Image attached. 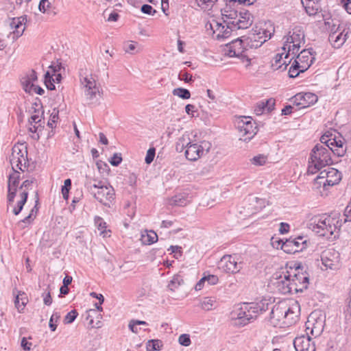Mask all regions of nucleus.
<instances>
[{
  "label": "nucleus",
  "mask_w": 351,
  "mask_h": 351,
  "mask_svg": "<svg viewBox=\"0 0 351 351\" xmlns=\"http://www.w3.org/2000/svg\"><path fill=\"white\" fill-rule=\"evenodd\" d=\"M274 28L270 22L256 24L249 35L244 40L237 38L229 43L226 54L231 58L238 57L245 58L246 61L250 62V59L243 54L247 47L258 48L260 47L267 40L270 39Z\"/></svg>",
  "instance_id": "obj_1"
},
{
  "label": "nucleus",
  "mask_w": 351,
  "mask_h": 351,
  "mask_svg": "<svg viewBox=\"0 0 351 351\" xmlns=\"http://www.w3.org/2000/svg\"><path fill=\"white\" fill-rule=\"evenodd\" d=\"M340 217L339 213L316 216L311 219L310 228L318 236L330 239L337 230H339L343 224V220Z\"/></svg>",
  "instance_id": "obj_2"
},
{
  "label": "nucleus",
  "mask_w": 351,
  "mask_h": 351,
  "mask_svg": "<svg viewBox=\"0 0 351 351\" xmlns=\"http://www.w3.org/2000/svg\"><path fill=\"white\" fill-rule=\"evenodd\" d=\"M333 149L328 148L324 145L317 144L311 150V165L308 166V172L315 173L326 166H330L332 164L331 153Z\"/></svg>",
  "instance_id": "obj_3"
},
{
  "label": "nucleus",
  "mask_w": 351,
  "mask_h": 351,
  "mask_svg": "<svg viewBox=\"0 0 351 351\" xmlns=\"http://www.w3.org/2000/svg\"><path fill=\"white\" fill-rule=\"evenodd\" d=\"M268 308V303L261 301L259 302L243 303L235 312L237 319L241 321V324L246 325L257 316L266 311Z\"/></svg>",
  "instance_id": "obj_4"
},
{
  "label": "nucleus",
  "mask_w": 351,
  "mask_h": 351,
  "mask_svg": "<svg viewBox=\"0 0 351 351\" xmlns=\"http://www.w3.org/2000/svg\"><path fill=\"white\" fill-rule=\"evenodd\" d=\"M26 21V16L13 18L10 21L9 25L13 31L9 34L0 32V50L3 49L6 47L5 37L11 40L12 42H14L23 35L25 29L24 25Z\"/></svg>",
  "instance_id": "obj_5"
},
{
  "label": "nucleus",
  "mask_w": 351,
  "mask_h": 351,
  "mask_svg": "<svg viewBox=\"0 0 351 351\" xmlns=\"http://www.w3.org/2000/svg\"><path fill=\"white\" fill-rule=\"evenodd\" d=\"M10 162L12 169L17 168L24 171L27 167V148L24 143L16 144L12 149V154L10 156Z\"/></svg>",
  "instance_id": "obj_6"
},
{
  "label": "nucleus",
  "mask_w": 351,
  "mask_h": 351,
  "mask_svg": "<svg viewBox=\"0 0 351 351\" xmlns=\"http://www.w3.org/2000/svg\"><path fill=\"white\" fill-rule=\"evenodd\" d=\"M290 272L292 274L291 281L295 293H302L308 288L309 275L306 271L303 272V267L300 265L295 267L294 270Z\"/></svg>",
  "instance_id": "obj_7"
},
{
  "label": "nucleus",
  "mask_w": 351,
  "mask_h": 351,
  "mask_svg": "<svg viewBox=\"0 0 351 351\" xmlns=\"http://www.w3.org/2000/svg\"><path fill=\"white\" fill-rule=\"evenodd\" d=\"M342 178L341 173L337 169L328 166L326 169L320 171L315 178V181L319 184L326 186H334L339 183Z\"/></svg>",
  "instance_id": "obj_8"
},
{
  "label": "nucleus",
  "mask_w": 351,
  "mask_h": 351,
  "mask_svg": "<svg viewBox=\"0 0 351 351\" xmlns=\"http://www.w3.org/2000/svg\"><path fill=\"white\" fill-rule=\"evenodd\" d=\"M243 262L241 256L237 254L225 255L219 263V267L223 271L230 274H237L243 268Z\"/></svg>",
  "instance_id": "obj_9"
},
{
  "label": "nucleus",
  "mask_w": 351,
  "mask_h": 351,
  "mask_svg": "<svg viewBox=\"0 0 351 351\" xmlns=\"http://www.w3.org/2000/svg\"><path fill=\"white\" fill-rule=\"evenodd\" d=\"M80 82L84 88V94L87 100L93 103L96 95L99 94L100 86L92 74H86L84 76L80 74Z\"/></svg>",
  "instance_id": "obj_10"
},
{
  "label": "nucleus",
  "mask_w": 351,
  "mask_h": 351,
  "mask_svg": "<svg viewBox=\"0 0 351 351\" xmlns=\"http://www.w3.org/2000/svg\"><path fill=\"white\" fill-rule=\"evenodd\" d=\"M292 274L289 271H280L273 275V278L276 280L274 285L277 289L282 294L294 293V289L292 287L291 277Z\"/></svg>",
  "instance_id": "obj_11"
},
{
  "label": "nucleus",
  "mask_w": 351,
  "mask_h": 351,
  "mask_svg": "<svg viewBox=\"0 0 351 351\" xmlns=\"http://www.w3.org/2000/svg\"><path fill=\"white\" fill-rule=\"evenodd\" d=\"M328 137L329 136L327 134L323 135L320 138L321 143L319 145H324L328 148L333 149L332 153L338 157L343 156L346 151L351 147V145L345 144L341 137L337 138L335 136L333 138H328Z\"/></svg>",
  "instance_id": "obj_12"
},
{
  "label": "nucleus",
  "mask_w": 351,
  "mask_h": 351,
  "mask_svg": "<svg viewBox=\"0 0 351 351\" xmlns=\"http://www.w3.org/2000/svg\"><path fill=\"white\" fill-rule=\"evenodd\" d=\"M309 241L300 236L295 239H287L281 245L280 248L287 254H295L307 248Z\"/></svg>",
  "instance_id": "obj_13"
},
{
  "label": "nucleus",
  "mask_w": 351,
  "mask_h": 351,
  "mask_svg": "<svg viewBox=\"0 0 351 351\" xmlns=\"http://www.w3.org/2000/svg\"><path fill=\"white\" fill-rule=\"evenodd\" d=\"M251 117H243L238 122V130L240 133L241 141H247L251 140L257 132V127L251 121Z\"/></svg>",
  "instance_id": "obj_14"
},
{
  "label": "nucleus",
  "mask_w": 351,
  "mask_h": 351,
  "mask_svg": "<svg viewBox=\"0 0 351 351\" xmlns=\"http://www.w3.org/2000/svg\"><path fill=\"white\" fill-rule=\"evenodd\" d=\"M321 260L326 269L338 270L341 267L340 254L334 249L324 251L321 255Z\"/></svg>",
  "instance_id": "obj_15"
},
{
  "label": "nucleus",
  "mask_w": 351,
  "mask_h": 351,
  "mask_svg": "<svg viewBox=\"0 0 351 351\" xmlns=\"http://www.w3.org/2000/svg\"><path fill=\"white\" fill-rule=\"evenodd\" d=\"M324 320L317 316V313L313 312L310 314L306 322V333L308 332L309 335L317 337L322 332L324 329Z\"/></svg>",
  "instance_id": "obj_16"
},
{
  "label": "nucleus",
  "mask_w": 351,
  "mask_h": 351,
  "mask_svg": "<svg viewBox=\"0 0 351 351\" xmlns=\"http://www.w3.org/2000/svg\"><path fill=\"white\" fill-rule=\"evenodd\" d=\"M90 193L95 199L108 207H110L115 196L114 189L109 184L106 187H101V189Z\"/></svg>",
  "instance_id": "obj_17"
},
{
  "label": "nucleus",
  "mask_w": 351,
  "mask_h": 351,
  "mask_svg": "<svg viewBox=\"0 0 351 351\" xmlns=\"http://www.w3.org/2000/svg\"><path fill=\"white\" fill-rule=\"evenodd\" d=\"M230 24L237 29H245L253 23V16L248 10L240 11L236 19H232Z\"/></svg>",
  "instance_id": "obj_18"
},
{
  "label": "nucleus",
  "mask_w": 351,
  "mask_h": 351,
  "mask_svg": "<svg viewBox=\"0 0 351 351\" xmlns=\"http://www.w3.org/2000/svg\"><path fill=\"white\" fill-rule=\"evenodd\" d=\"M293 345L296 351H315V343L312 341L308 332L306 335L295 337Z\"/></svg>",
  "instance_id": "obj_19"
},
{
  "label": "nucleus",
  "mask_w": 351,
  "mask_h": 351,
  "mask_svg": "<svg viewBox=\"0 0 351 351\" xmlns=\"http://www.w3.org/2000/svg\"><path fill=\"white\" fill-rule=\"evenodd\" d=\"M287 304L285 303H278L275 304L271 311L269 321L271 324L276 326L280 322L285 320Z\"/></svg>",
  "instance_id": "obj_20"
},
{
  "label": "nucleus",
  "mask_w": 351,
  "mask_h": 351,
  "mask_svg": "<svg viewBox=\"0 0 351 351\" xmlns=\"http://www.w3.org/2000/svg\"><path fill=\"white\" fill-rule=\"evenodd\" d=\"M20 180V173L16 170H14V172L9 176L8 178V206H11L13 202L16 193L17 191V187ZM9 207H8V208Z\"/></svg>",
  "instance_id": "obj_21"
},
{
  "label": "nucleus",
  "mask_w": 351,
  "mask_h": 351,
  "mask_svg": "<svg viewBox=\"0 0 351 351\" xmlns=\"http://www.w3.org/2000/svg\"><path fill=\"white\" fill-rule=\"evenodd\" d=\"M304 40V33L302 27L300 26L295 27L292 31L289 32L288 36L286 37V40L282 47V49L286 51L287 46L288 44L296 43L295 46L300 45Z\"/></svg>",
  "instance_id": "obj_22"
},
{
  "label": "nucleus",
  "mask_w": 351,
  "mask_h": 351,
  "mask_svg": "<svg viewBox=\"0 0 351 351\" xmlns=\"http://www.w3.org/2000/svg\"><path fill=\"white\" fill-rule=\"evenodd\" d=\"M300 308L298 302H294L291 306L287 305L285 320L283 324L291 325L296 322L300 315Z\"/></svg>",
  "instance_id": "obj_23"
},
{
  "label": "nucleus",
  "mask_w": 351,
  "mask_h": 351,
  "mask_svg": "<svg viewBox=\"0 0 351 351\" xmlns=\"http://www.w3.org/2000/svg\"><path fill=\"white\" fill-rule=\"evenodd\" d=\"M223 1L225 2V6L221 10L223 21L228 22V21L236 19L238 16V12L234 9L236 4L230 0Z\"/></svg>",
  "instance_id": "obj_24"
},
{
  "label": "nucleus",
  "mask_w": 351,
  "mask_h": 351,
  "mask_svg": "<svg viewBox=\"0 0 351 351\" xmlns=\"http://www.w3.org/2000/svg\"><path fill=\"white\" fill-rule=\"evenodd\" d=\"M298 106H301V108H306L311 105L314 104L317 101V96L311 93H299L295 96V102Z\"/></svg>",
  "instance_id": "obj_25"
},
{
  "label": "nucleus",
  "mask_w": 351,
  "mask_h": 351,
  "mask_svg": "<svg viewBox=\"0 0 351 351\" xmlns=\"http://www.w3.org/2000/svg\"><path fill=\"white\" fill-rule=\"evenodd\" d=\"M344 30L337 34L336 31L330 33L328 40L335 48L341 47L347 39L348 32L344 34Z\"/></svg>",
  "instance_id": "obj_26"
},
{
  "label": "nucleus",
  "mask_w": 351,
  "mask_h": 351,
  "mask_svg": "<svg viewBox=\"0 0 351 351\" xmlns=\"http://www.w3.org/2000/svg\"><path fill=\"white\" fill-rule=\"evenodd\" d=\"M202 156L200 147L197 143H191L185 150V156L189 160L195 161Z\"/></svg>",
  "instance_id": "obj_27"
},
{
  "label": "nucleus",
  "mask_w": 351,
  "mask_h": 351,
  "mask_svg": "<svg viewBox=\"0 0 351 351\" xmlns=\"http://www.w3.org/2000/svg\"><path fill=\"white\" fill-rule=\"evenodd\" d=\"M314 51L312 48L302 50L299 54L296 56V58L302 64H305L304 66L307 69L313 64L314 57H312Z\"/></svg>",
  "instance_id": "obj_28"
},
{
  "label": "nucleus",
  "mask_w": 351,
  "mask_h": 351,
  "mask_svg": "<svg viewBox=\"0 0 351 351\" xmlns=\"http://www.w3.org/2000/svg\"><path fill=\"white\" fill-rule=\"evenodd\" d=\"M226 25H222L221 23H219L216 22L217 30L219 31V34L217 35V38H228L230 32L232 31L237 30L236 28H233V25L229 23H231V21H228V22H223Z\"/></svg>",
  "instance_id": "obj_29"
},
{
  "label": "nucleus",
  "mask_w": 351,
  "mask_h": 351,
  "mask_svg": "<svg viewBox=\"0 0 351 351\" xmlns=\"http://www.w3.org/2000/svg\"><path fill=\"white\" fill-rule=\"evenodd\" d=\"M184 283L183 276L181 274V272H179L173 276L168 285V289L171 291L174 292L180 286L184 285Z\"/></svg>",
  "instance_id": "obj_30"
},
{
  "label": "nucleus",
  "mask_w": 351,
  "mask_h": 351,
  "mask_svg": "<svg viewBox=\"0 0 351 351\" xmlns=\"http://www.w3.org/2000/svg\"><path fill=\"white\" fill-rule=\"evenodd\" d=\"M191 143L189 134H183L176 143V151L178 152H182L184 149H187V147L189 146Z\"/></svg>",
  "instance_id": "obj_31"
},
{
  "label": "nucleus",
  "mask_w": 351,
  "mask_h": 351,
  "mask_svg": "<svg viewBox=\"0 0 351 351\" xmlns=\"http://www.w3.org/2000/svg\"><path fill=\"white\" fill-rule=\"evenodd\" d=\"M302 3L305 8L306 12L309 16H313L317 13L319 8L317 2H315L314 1H308L304 3V1L302 0Z\"/></svg>",
  "instance_id": "obj_32"
},
{
  "label": "nucleus",
  "mask_w": 351,
  "mask_h": 351,
  "mask_svg": "<svg viewBox=\"0 0 351 351\" xmlns=\"http://www.w3.org/2000/svg\"><path fill=\"white\" fill-rule=\"evenodd\" d=\"M123 50L126 53L135 54L142 51V47L137 43L133 41H128L123 45Z\"/></svg>",
  "instance_id": "obj_33"
},
{
  "label": "nucleus",
  "mask_w": 351,
  "mask_h": 351,
  "mask_svg": "<svg viewBox=\"0 0 351 351\" xmlns=\"http://www.w3.org/2000/svg\"><path fill=\"white\" fill-rule=\"evenodd\" d=\"M189 202L187 196L185 194H178L173 196L171 201L170 204L173 206H184Z\"/></svg>",
  "instance_id": "obj_34"
},
{
  "label": "nucleus",
  "mask_w": 351,
  "mask_h": 351,
  "mask_svg": "<svg viewBox=\"0 0 351 351\" xmlns=\"http://www.w3.org/2000/svg\"><path fill=\"white\" fill-rule=\"evenodd\" d=\"M108 184L105 182L101 180H94V183H91L90 181H87L85 184V186L89 193H93L97 190L101 189V187H106Z\"/></svg>",
  "instance_id": "obj_35"
},
{
  "label": "nucleus",
  "mask_w": 351,
  "mask_h": 351,
  "mask_svg": "<svg viewBox=\"0 0 351 351\" xmlns=\"http://www.w3.org/2000/svg\"><path fill=\"white\" fill-rule=\"evenodd\" d=\"M216 303V300L213 297H205L199 302V306L205 311H210Z\"/></svg>",
  "instance_id": "obj_36"
},
{
  "label": "nucleus",
  "mask_w": 351,
  "mask_h": 351,
  "mask_svg": "<svg viewBox=\"0 0 351 351\" xmlns=\"http://www.w3.org/2000/svg\"><path fill=\"white\" fill-rule=\"evenodd\" d=\"M173 95L178 96L183 99H188L191 97V93L188 89L183 88H176L173 90Z\"/></svg>",
  "instance_id": "obj_37"
},
{
  "label": "nucleus",
  "mask_w": 351,
  "mask_h": 351,
  "mask_svg": "<svg viewBox=\"0 0 351 351\" xmlns=\"http://www.w3.org/2000/svg\"><path fill=\"white\" fill-rule=\"evenodd\" d=\"M143 242L150 245L154 243L158 240V235L154 231H149L147 233V235L142 234Z\"/></svg>",
  "instance_id": "obj_38"
},
{
  "label": "nucleus",
  "mask_w": 351,
  "mask_h": 351,
  "mask_svg": "<svg viewBox=\"0 0 351 351\" xmlns=\"http://www.w3.org/2000/svg\"><path fill=\"white\" fill-rule=\"evenodd\" d=\"M267 160V156L264 154H258L250 159L251 163L256 166L264 165L266 163Z\"/></svg>",
  "instance_id": "obj_39"
},
{
  "label": "nucleus",
  "mask_w": 351,
  "mask_h": 351,
  "mask_svg": "<svg viewBox=\"0 0 351 351\" xmlns=\"http://www.w3.org/2000/svg\"><path fill=\"white\" fill-rule=\"evenodd\" d=\"M291 44L292 45L288 44L287 46V52L285 56V59H288L291 53L293 55L292 58H294L300 48V45L295 46V43Z\"/></svg>",
  "instance_id": "obj_40"
},
{
  "label": "nucleus",
  "mask_w": 351,
  "mask_h": 351,
  "mask_svg": "<svg viewBox=\"0 0 351 351\" xmlns=\"http://www.w3.org/2000/svg\"><path fill=\"white\" fill-rule=\"evenodd\" d=\"M21 84L24 90L26 93H32L33 87H34V84L28 79V77L25 75L22 77L21 80Z\"/></svg>",
  "instance_id": "obj_41"
},
{
  "label": "nucleus",
  "mask_w": 351,
  "mask_h": 351,
  "mask_svg": "<svg viewBox=\"0 0 351 351\" xmlns=\"http://www.w3.org/2000/svg\"><path fill=\"white\" fill-rule=\"evenodd\" d=\"M60 313L58 312H55L53 313V315L51 316L49 322V326L51 331H55L57 328V322L60 319Z\"/></svg>",
  "instance_id": "obj_42"
},
{
  "label": "nucleus",
  "mask_w": 351,
  "mask_h": 351,
  "mask_svg": "<svg viewBox=\"0 0 351 351\" xmlns=\"http://www.w3.org/2000/svg\"><path fill=\"white\" fill-rule=\"evenodd\" d=\"M282 55L283 53H277L274 56V60L271 62V67L274 70H280V69L282 67V65H281L283 61Z\"/></svg>",
  "instance_id": "obj_43"
},
{
  "label": "nucleus",
  "mask_w": 351,
  "mask_h": 351,
  "mask_svg": "<svg viewBox=\"0 0 351 351\" xmlns=\"http://www.w3.org/2000/svg\"><path fill=\"white\" fill-rule=\"evenodd\" d=\"M71 187V180L68 178L64 180V186L62 187V197L64 199H69V193Z\"/></svg>",
  "instance_id": "obj_44"
},
{
  "label": "nucleus",
  "mask_w": 351,
  "mask_h": 351,
  "mask_svg": "<svg viewBox=\"0 0 351 351\" xmlns=\"http://www.w3.org/2000/svg\"><path fill=\"white\" fill-rule=\"evenodd\" d=\"M97 315V310H95V309H89L88 311H87V316H86V319L90 320L89 324L91 325L93 327V317ZM94 327L100 328L101 327V322L99 320H98L97 322L96 323V324L94 326Z\"/></svg>",
  "instance_id": "obj_45"
},
{
  "label": "nucleus",
  "mask_w": 351,
  "mask_h": 351,
  "mask_svg": "<svg viewBox=\"0 0 351 351\" xmlns=\"http://www.w3.org/2000/svg\"><path fill=\"white\" fill-rule=\"evenodd\" d=\"M161 342L158 339L148 341L147 343V351H155L160 349Z\"/></svg>",
  "instance_id": "obj_46"
},
{
  "label": "nucleus",
  "mask_w": 351,
  "mask_h": 351,
  "mask_svg": "<svg viewBox=\"0 0 351 351\" xmlns=\"http://www.w3.org/2000/svg\"><path fill=\"white\" fill-rule=\"evenodd\" d=\"M216 0H199L197 2L198 6L204 10H210L215 3Z\"/></svg>",
  "instance_id": "obj_47"
},
{
  "label": "nucleus",
  "mask_w": 351,
  "mask_h": 351,
  "mask_svg": "<svg viewBox=\"0 0 351 351\" xmlns=\"http://www.w3.org/2000/svg\"><path fill=\"white\" fill-rule=\"evenodd\" d=\"M59 110L54 108L50 114L49 120L47 125L53 128V125L56 123L58 119Z\"/></svg>",
  "instance_id": "obj_48"
},
{
  "label": "nucleus",
  "mask_w": 351,
  "mask_h": 351,
  "mask_svg": "<svg viewBox=\"0 0 351 351\" xmlns=\"http://www.w3.org/2000/svg\"><path fill=\"white\" fill-rule=\"evenodd\" d=\"M77 315L78 313L76 310H72L68 313L64 319V324H71L73 322H74Z\"/></svg>",
  "instance_id": "obj_49"
},
{
  "label": "nucleus",
  "mask_w": 351,
  "mask_h": 351,
  "mask_svg": "<svg viewBox=\"0 0 351 351\" xmlns=\"http://www.w3.org/2000/svg\"><path fill=\"white\" fill-rule=\"evenodd\" d=\"M178 342L183 346H189L191 343L190 336L188 334H182L179 337Z\"/></svg>",
  "instance_id": "obj_50"
},
{
  "label": "nucleus",
  "mask_w": 351,
  "mask_h": 351,
  "mask_svg": "<svg viewBox=\"0 0 351 351\" xmlns=\"http://www.w3.org/2000/svg\"><path fill=\"white\" fill-rule=\"evenodd\" d=\"M306 69H307V67H306V66H303V65H302V69L300 70L294 69V67H290L289 70V76L291 78H294V77H297L300 73L304 72Z\"/></svg>",
  "instance_id": "obj_51"
},
{
  "label": "nucleus",
  "mask_w": 351,
  "mask_h": 351,
  "mask_svg": "<svg viewBox=\"0 0 351 351\" xmlns=\"http://www.w3.org/2000/svg\"><path fill=\"white\" fill-rule=\"evenodd\" d=\"M156 154V149L154 147L149 148L147 152L145 158V161L147 164H151L154 160V156Z\"/></svg>",
  "instance_id": "obj_52"
},
{
  "label": "nucleus",
  "mask_w": 351,
  "mask_h": 351,
  "mask_svg": "<svg viewBox=\"0 0 351 351\" xmlns=\"http://www.w3.org/2000/svg\"><path fill=\"white\" fill-rule=\"evenodd\" d=\"M199 146L200 147L202 154L204 155L209 152L212 145L210 142L204 141L201 142Z\"/></svg>",
  "instance_id": "obj_53"
},
{
  "label": "nucleus",
  "mask_w": 351,
  "mask_h": 351,
  "mask_svg": "<svg viewBox=\"0 0 351 351\" xmlns=\"http://www.w3.org/2000/svg\"><path fill=\"white\" fill-rule=\"evenodd\" d=\"M51 3L49 0H41L38 5V10L43 12L45 13L47 10L51 8Z\"/></svg>",
  "instance_id": "obj_54"
},
{
  "label": "nucleus",
  "mask_w": 351,
  "mask_h": 351,
  "mask_svg": "<svg viewBox=\"0 0 351 351\" xmlns=\"http://www.w3.org/2000/svg\"><path fill=\"white\" fill-rule=\"evenodd\" d=\"M141 10L143 13L149 14V15H154L155 13H156V10L153 9V8L148 5V4H144L141 6Z\"/></svg>",
  "instance_id": "obj_55"
},
{
  "label": "nucleus",
  "mask_w": 351,
  "mask_h": 351,
  "mask_svg": "<svg viewBox=\"0 0 351 351\" xmlns=\"http://www.w3.org/2000/svg\"><path fill=\"white\" fill-rule=\"evenodd\" d=\"M122 161L121 154L115 153L110 160V163L114 167H117Z\"/></svg>",
  "instance_id": "obj_56"
},
{
  "label": "nucleus",
  "mask_w": 351,
  "mask_h": 351,
  "mask_svg": "<svg viewBox=\"0 0 351 351\" xmlns=\"http://www.w3.org/2000/svg\"><path fill=\"white\" fill-rule=\"evenodd\" d=\"M32 109L33 110V113H40L41 115L44 114L40 100H38V102L36 101L32 104Z\"/></svg>",
  "instance_id": "obj_57"
},
{
  "label": "nucleus",
  "mask_w": 351,
  "mask_h": 351,
  "mask_svg": "<svg viewBox=\"0 0 351 351\" xmlns=\"http://www.w3.org/2000/svg\"><path fill=\"white\" fill-rule=\"evenodd\" d=\"M264 104L265 106V110L267 112H270L274 108L275 100L271 98L267 99L264 101Z\"/></svg>",
  "instance_id": "obj_58"
},
{
  "label": "nucleus",
  "mask_w": 351,
  "mask_h": 351,
  "mask_svg": "<svg viewBox=\"0 0 351 351\" xmlns=\"http://www.w3.org/2000/svg\"><path fill=\"white\" fill-rule=\"evenodd\" d=\"M265 111V106L264 101H261L257 104L255 107L254 112L256 115H261Z\"/></svg>",
  "instance_id": "obj_59"
},
{
  "label": "nucleus",
  "mask_w": 351,
  "mask_h": 351,
  "mask_svg": "<svg viewBox=\"0 0 351 351\" xmlns=\"http://www.w3.org/2000/svg\"><path fill=\"white\" fill-rule=\"evenodd\" d=\"M204 277L206 278V282H207L208 284L210 285H215L219 281L218 277L215 275L209 274L208 276H205Z\"/></svg>",
  "instance_id": "obj_60"
},
{
  "label": "nucleus",
  "mask_w": 351,
  "mask_h": 351,
  "mask_svg": "<svg viewBox=\"0 0 351 351\" xmlns=\"http://www.w3.org/2000/svg\"><path fill=\"white\" fill-rule=\"evenodd\" d=\"M21 199L17 202L18 206H23L27 202L28 197V192L24 191L20 194Z\"/></svg>",
  "instance_id": "obj_61"
},
{
  "label": "nucleus",
  "mask_w": 351,
  "mask_h": 351,
  "mask_svg": "<svg viewBox=\"0 0 351 351\" xmlns=\"http://www.w3.org/2000/svg\"><path fill=\"white\" fill-rule=\"evenodd\" d=\"M180 80H183L185 82H189L192 80V75L188 73H180L178 75Z\"/></svg>",
  "instance_id": "obj_62"
},
{
  "label": "nucleus",
  "mask_w": 351,
  "mask_h": 351,
  "mask_svg": "<svg viewBox=\"0 0 351 351\" xmlns=\"http://www.w3.org/2000/svg\"><path fill=\"white\" fill-rule=\"evenodd\" d=\"M21 346L25 350H30L32 343L27 341V339L25 337H23L21 342Z\"/></svg>",
  "instance_id": "obj_63"
},
{
  "label": "nucleus",
  "mask_w": 351,
  "mask_h": 351,
  "mask_svg": "<svg viewBox=\"0 0 351 351\" xmlns=\"http://www.w3.org/2000/svg\"><path fill=\"white\" fill-rule=\"evenodd\" d=\"M343 7L348 14H351V0H341Z\"/></svg>",
  "instance_id": "obj_64"
}]
</instances>
